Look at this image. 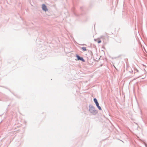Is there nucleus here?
Wrapping results in <instances>:
<instances>
[{
  "label": "nucleus",
  "mask_w": 147,
  "mask_h": 147,
  "mask_svg": "<svg viewBox=\"0 0 147 147\" xmlns=\"http://www.w3.org/2000/svg\"><path fill=\"white\" fill-rule=\"evenodd\" d=\"M99 106V105L98 104V105H96V106L97 107L98 106Z\"/></svg>",
  "instance_id": "8"
},
{
  "label": "nucleus",
  "mask_w": 147,
  "mask_h": 147,
  "mask_svg": "<svg viewBox=\"0 0 147 147\" xmlns=\"http://www.w3.org/2000/svg\"><path fill=\"white\" fill-rule=\"evenodd\" d=\"M76 57L78 58V60H80L83 61H84L83 59L82 58L80 57L78 55H76Z\"/></svg>",
  "instance_id": "2"
},
{
  "label": "nucleus",
  "mask_w": 147,
  "mask_h": 147,
  "mask_svg": "<svg viewBox=\"0 0 147 147\" xmlns=\"http://www.w3.org/2000/svg\"><path fill=\"white\" fill-rule=\"evenodd\" d=\"M82 49L84 51H85L86 50V48L85 47H82Z\"/></svg>",
  "instance_id": "3"
},
{
  "label": "nucleus",
  "mask_w": 147,
  "mask_h": 147,
  "mask_svg": "<svg viewBox=\"0 0 147 147\" xmlns=\"http://www.w3.org/2000/svg\"><path fill=\"white\" fill-rule=\"evenodd\" d=\"M42 9L45 11H47L48 10V9L47 8L45 4H43L42 5Z\"/></svg>",
  "instance_id": "1"
},
{
  "label": "nucleus",
  "mask_w": 147,
  "mask_h": 147,
  "mask_svg": "<svg viewBox=\"0 0 147 147\" xmlns=\"http://www.w3.org/2000/svg\"><path fill=\"white\" fill-rule=\"evenodd\" d=\"M96 105H98L99 104H98V102L97 103H96Z\"/></svg>",
  "instance_id": "7"
},
{
  "label": "nucleus",
  "mask_w": 147,
  "mask_h": 147,
  "mask_svg": "<svg viewBox=\"0 0 147 147\" xmlns=\"http://www.w3.org/2000/svg\"><path fill=\"white\" fill-rule=\"evenodd\" d=\"M98 43H100L101 42V41L100 40H99L98 41H97Z\"/></svg>",
  "instance_id": "6"
},
{
  "label": "nucleus",
  "mask_w": 147,
  "mask_h": 147,
  "mask_svg": "<svg viewBox=\"0 0 147 147\" xmlns=\"http://www.w3.org/2000/svg\"><path fill=\"white\" fill-rule=\"evenodd\" d=\"M94 101L96 104L98 102L97 99L95 98L94 99Z\"/></svg>",
  "instance_id": "4"
},
{
  "label": "nucleus",
  "mask_w": 147,
  "mask_h": 147,
  "mask_svg": "<svg viewBox=\"0 0 147 147\" xmlns=\"http://www.w3.org/2000/svg\"><path fill=\"white\" fill-rule=\"evenodd\" d=\"M97 107L99 110H102V109H101V107L99 106Z\"/></svg>",
  "instance_id": "5"
}]
</instances>
